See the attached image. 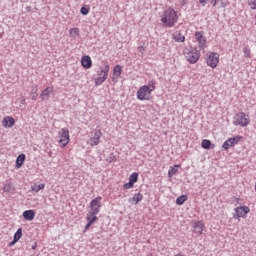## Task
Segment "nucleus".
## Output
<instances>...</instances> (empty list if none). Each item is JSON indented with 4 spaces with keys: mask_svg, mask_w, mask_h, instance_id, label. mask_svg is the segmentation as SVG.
<instances>
[{
    "mask_svg": "<svg viewBox=\"0 0 256 256\" xmlns=\"http://www.w3.org/2000/svg\"><path fill=\"white\" fill-rule=\"evenodd\" d=\"M178 20L179 16H177V11L171 7L164 10L163 14L161 15L163 27H175Z\"/></svg>",
    "mask_w": 256,
    "mask_h": 256,
    "instance_id": "f257e3e1",
    "label": "nucleus"
},
{
    "mask_svg": "<svg viewBox=\"0 0 256 256\" xmlns=\"http://www.w3.org/2000/svg\"><path fill=\"white\" fill-rule=\"evenodd\" d=\"M155 91V82H152L149 85L141 86L137 92L136 97L138 101H151L153 98V92Z\"/></svg>",
    "mask_w": 256,
    "mask_h": 256,
    "instance_id": "f03ea898",
    "label": "nucleus"
},
{
    "mask_svg": "<svg viewBox=\"0 0 256 256\" xmlns=\"http://www.w3.org/2000/svg\"><path fill=\"white\" fill-rule=\"evenodd\" d=\"M183 53L186 61H188L190 65H195V63H197L201 58V53H199L195 48H186Z\"/></svg>",
    "mask_w": 256,
    "mask_h": 256,
    "instance_id": "7ed1b4c3",
    "label": "nucleus"
},
{
    "mask_svg": "<svg viewBox=\"0 0 256 256\" xmlns=\"http://www.w3.org/2000/svg\"><path fill=\"white\" fill-rule=\"evenodd\" d=\"M109 64H105L104 67H100V70L97 71V78H95V86L103 85L109 77Z\"/></svg>",
    "mask_w": 256,
    "mask_h": 256,
    "instance_id": "20e7f679",
    "label": "nucleus"
},
{
    "mask_svg": "<svg viewBox=\"0 0 256 256\" xmlns=\"http://www.w3.org/2000/svg\"><path fill=\"white\" fill-rule=\"evenodd\" d=\"M249 123H251V119L249 118L248 114H245V112L237 113L234 116L233 125L247 127Z\"/></svg>",
    "mask_w": 256,
    "mask_h": 256,
    "instance_id": "39448f33",
    "label": "nucleus"
},
{
    "mask_svg": "<svg viewBox=\"0 0 256 256\" xmlns=\"http://www.w3.org/2000/svg\"><path fill=\"white\" fill-rule=\"evenodd\" d=\"M58 137L59 140L58 142L60 143V145L64 148L67 147V145H69L70 141H71V137L69 136V129L67 128H62L59 132H58Z\"/></svg>",
    "mask_w": 256,
    "mask_h": 256,
    "instance_id": "423d86ee",
    "label": "nucleus"
},
{
    "mask_svg": "<svg viewBox=\"0 0 256 256\" xmlns=\"http://www.w3.org/2000/svg\"><path fill=\"white\" fill-rule=\"evenodd\" d=\"M101 137H103L101 130H95L92 137L87 141V144L90 145V147H97V145L101 143Z\"/></svg>",
    "mask_w": 256,
    "mask_h": 256,
    "instance_id": "0eeeda50",
    "label": "nucleus"
},
{
    "mask_svg": "<svg viewBox=\"0 0 256 256\" xmlns=\"http://www.w3.org/2000/svg\"><path fill=\"white\" fill-rule=\"evenodd\" d=\"M243 140V136L236 135L232 138H228L222 145V149L224 151H227V149H230V147H234V145H237L240 141Z\"/></svg>",
    "mask_w": 256,
    "mask_h": 256,
    "instance_id": "6e6552de",
    "label": "nucleus"
},
{
    "mask_svg": "<svg viewBox=\"0 0 256 256\" xmlns=\"http://www.w3.org/2000/svg\"><path fill=\"white\" fill-rule=\"evenodd\" d=\"M101 201H103V197L97 196L90 202V212L99 214V211H101V207H103V204H101Z\"/></svg>",
    "mask_w": 256,
    "mask_h": 256,
    "instance_id": "1a4fd4ad",
    "label": "nucleus"
},
{
    "mask_svg": "<svg viewBox=\"0 0 256 256\" xmlns=\"http://www.w3.org/2000/svg\"><path fill=\"white\" fill-rule=\"evenodd\" d=\"M206 65L211 67V69H215L217 65H219V54L212 52L206 58Z\"/></svg>",
    "mask_w": 256,
    "mask_h": 256,
    "instance_id": "9d476101",
    "label": "nucleus"
},
{
    "mask_svg": "<svg viewBox=\"0 0 256 256\" xmlns=\"http://www.w3.org/2000/svg\"><path fill=\"white\" fill-rule=\"evenodd\" d=\"M237 219H245L248 213L251 212V209L248 206H238L234 209Z\"/></svg>",
    "mask_w": 256,
    "mask_h": 256,
    "instance_id": "9b49d317",
    "label": "nucleus"
},
{
    "mask_svg": "<svg viewBox=\"0 0 256 256\" xmlns=\"http://www.w3.org/2000/svg\"><path fill=\"white\" fill-rule=\"evenodd\" d=\"M81 65L84 69H91L93 67V60H91V56L84 55L81 58Z\"/></svg>",
    "mask_w": 256,
    "mask_h": 256,
    "instance_id": "f8f14e48",
    "label": "nucleus"
},
{
    "mask_svg": "<svg viewBox=\"0 0 256 256\" xmlns=\"http://www.w3.org/2000/svg\"><path fill=\"white\" fill-rule=\"evenodd\" d=\"M194 233L196 235H203V231H205V224L202 221L194 222Z\"/></svg>",
    "mask_w": 256,
    "mask_h": 256,
    "instance_id": "ddd939ff",
    "label": "nucleus"
},
{
    "mask_svg": "<svg viewBox=\"0 0 256 256\" xmlns=\"http://www.w3.org/2000/svg\"><path fill=\"white\" fill-rule=\"evenodd\" d=\"M2 125H3V127H5V129H11V127H13L15 125V118H13L11 116L4 117V119L2 121Z\"/></svg>",
    "mask_w": 256,
    "mask_h": 256,
    "instance_id": "4468645a",
    "label": "nucleus"
},
{
    "mask_svg": "<svg viewBox=\"0 0 256 256\" xmlns=\"http://www.w3.org/2000/svg\"><path fill=\"white\" fill-rule=\"evenodd\" d=\"M121 73H123V66L116 65L113 69L112 81H117L121 77Z\"/></svg>",
    "mask_w": 256,
    "mask_h": 256,
    "instance_id": "2eb2a0df",
    "label": "nucleus"
},
{
    "mask_svg": "<svg viewBox=\"0 0 256 256\" xmlns=\"http://www.w3.org/2000/svg\"><path fill=\"white\" fill-rule=\"evenodd\" d=\"M22 217L26 221H33L35 219V210H26L23 212Z\"/></svg>",
    "mask_w": 256,
    "mask_h": 256,
    "instance_id": "dca6fc26",
    "label": "nucleus"
},
{
    "mask_svg": "<svg viewBox=\"0 0 256 256\" xmlns=\"http://www.w3.org/2000/svg\"><path fill=\"white\" fill-rule=\"evenodd\" d=\"M54 89L53 87H47L46 89H44L42 91V93L40 94V97L42 99V101H45V99H49L51 93H53Z\"/></svg>",
    "mask_w": 256,
    "mask_h": 256,
    "instance_id": "f3484780",
    "label": "nucleus"
},
{
    "mask_svg": "<svg viewBox=\"0 0 256 256\" xmlns=\"http://www.w3.org/2000/svg\"><path fill=\"white\" fill-rule=\"evenodd\" d=\"M99 218L97 217V213L89 211L86 216L87 223H95Z\"/></svg>",
    "mask_w": 256,
    "mask_h": 256,
    "instance_id": "a211bd4d",
    "label": "nucleus"
},
{
    "mask_svg": "<svg viewBox=\"0 0 256 256\" xmlns=\"http://www.w3.org/2000/svg\"><path fill=\"white\" fill-rule=\"evenodd\" d=\"M140 201H143V194L141 193H137L129 199V203H132V205H137Z\"/></svg>",
    "mask_w": 256,
    "mask_h": 256,
    "instance_id": "6ab92c4d",
    "label": "nucleus"
},
{
    "mask_svg": "<svg viewBox=\"0 0 256 256\" xmlns=\"http://www.w3.org/2000/svg\"><path fill=\"white\" fill-rule=\"evenodd\" d=\"M196 41H198L200 47H203L205 45V36H203V32H196L195 33Z\"/></svg>",
    "mask_w": 256,
    "mask_h": 256,
    "instance_id": "aec40b11",
    "label": "nucleus"
},
{
    "mask_svg": "<svg viewBox=\"0 0 256 256\" xmlns=\"http://www.w3.org/2000/svg\"><path fill=\"white\" fill-rule=\"evenodd\" d=\"M173 39L177 43H185V36H183V34L181 32H174L173 33Z\"/></svg>",
    "mask_w": 256,
    "mask_h": 256,
    "instance_id": "412c9836",
    "label": "nucleus"
},
{
    "mask_svg": "<svg viewBox=\"0 0 256 256\" xmlns=\"http://www.w3.org/2000/svg\"><path fill=\"white\" fill-rule=\"evenodd\" d=\"M202 149H215V144L211 143V140L204 139L201 143Z\"/></svg>",
    "mask_w": 256,
    "mask_h": 256,
    "instance_id": "4be33fe9",
    "label": "nucleus"
},
{
    "mask_svg": "<svg viewBox=\"0 0 256 256\" xmlns=\"http://www.w3.org/2000/svg\"><path fill=\"white\" fill-rule=\"evenodd\" d=\"M25 163V154H20L16 159V169H21Z\"/></svg>",
    "mask_w": 256,
    "mask_h": 256,
    "instance_id": "5701e85b",
    "label": "nucleus"
},
{
    "mask_svg": "<svg viewBox=\"0 0 256 256\" xmlns=\"http://www.w3.org/2000/svg\"><path fill=\"white\" fill-rule=\"evenodd\" d=\"M69 35H70V37H72V39H77V37H79V35H80L79 28H77V27L71 28L69 30Z\"/></svg>",
    "mask_w": 256,
    "mask_h": 256,
    "instance_id": "b1692460",
    "label": "nucleus"
},
{
    "mask_svg": "<svg viewBox=\"0 0 256 256\" xmlns=\"http://www.w3.org/2000/svg\"><path fill=\"white\" fill-rule=\"evenodd\" d=\"M45 189V184H34L31 186V191L35 193H39V191H43Z\"/></svg>",
    "mask_w": 256,
    "mask_h": 256,
    "instance_id": "393cba45",
    "label": "nucleus"
},
{
    "mask_svg": "<svg viewBox=\"0 0 256 256\" xmlns=\"http://www.w3.org/2000/svg\"><path fill=\"white\" fill-rule=\"evenodd\" d=\"M179 167H181V165H178V164L174 165V167H171L168 171V177H173V175H177V172H178L177 168Z\"/></svg>",
    "mask_w": 256,
    "mask_h": 256,
    "instance_id": "a878e982",
    "label": "nucleus"
},
{
    "mask_svg": "<svg viewBox=\"0 0 256 256\" xmlns=\"http://www.w3.org/2000/svg\"><path fill=\"white\" fill-rule=\"evenodd\" d=\"M137 181H139V173L134 172L129 176V182L133 183L135 185V183H137Z\"/></svg>",
    "mask_w": 256,
    "mask_h": 256,
    "instance_id": "bb28decb",
    "label": "nucleus"
},
{
    "mask_svg": "<svg viewBox=\"0 0 256 256\" xmlns=\"http://www.w3.org/2000/svg\"><path fill=\"white\" fill-rule=\"evenodd\" d=\"M21 237H23V229L19 228L14 234V243H17Z\"/></svg>",
    "mask_w": 256,
    "mask_h": 256,
    "instance_id": "cd10ccee",
    "label": "nucleus"
},
{
    "mask_svg": "<svg viewBox=\"0 0 256 256\" xmlns=\"http://www.w3.org/2000/svg\"><path fill=\"white\" fill-rule=\"evenodd\" d=\"M187 201V195H181L176 199V204L177 205H183Z\"/></svg>",
    "mask_w": 256,
    "mask_h": 256,
    "instance_id": "c85d7f7f",
    "label": "nucleus"
},
{
    "mask_svg": "<svg viewBox=\"0 0 256 256\" xmlns=\"http://www.w3.org/2000/svg\"><path fill=\"white\" fill-rule=\"evenodd\" d=\"M243 53L247 59H251V49L249 47H244Z\"/></svg>",
    "mask_w": 256,
    "mask_h": 256,
    "instance_id": "c756f323",
    "label": "nucleus"
},
{
    "mask_svg": "<svg viewBox=\"0 0 256 256\" xmlns=\"http://www.w3.org/2000/svg\"><path fill=\"white\" fill-rule=\"evenodd\" d=\"M133 187H135V184L132 182H127L123 185V189H133Z\"/></svg>",
    "mask_w": 256,
    "mask_h": 256,
    "instance_id": "7c9ffc66",
    "label": "nucleus"
},
{
    "mask_svg": "<svg viewBox=\"0 0 256 256\" xmlns=\"http://www.w3.org/2000/svg\"><path fill=\"white\" fill-rule=\"evenodd\" d=\"M248 5L250 9L255 10L256 9V0H248Z\"/></svg>",
    "mask_w": 256,
    "mask_h": 256,
    "instance_id": "2f4dec72",
    "label": "nucleus"
},
{
    "mask_svg": "<svg viewBox=\"0 0 256 256\" xmlns=\"http://www.w3.org/2000/svg\"><path fill=\"white\" fill-rule=\"evenodd\" d=\"M80 13H81V15H89V8L82 7L80 9Z\"/></svg>",
    "mask_w": 256,
    "mask_h": 256,
    "instance_id": "473e14b6",
    "label": "nucleus"
},
{
    "mask_svg": "<svg viewBox=\"0 0 256 256\" xmlns=\"http://www.w3.org/2000/svg\"><path fill=\"white\" fill-rule=\"evenodd\" d=\"M229 0H220L221 2V7H225L226 5H229Z\"/></svg>",
    "mask_w": 256,
    "mask_h": 256,
    "instance_id": "72a5a7b5",
    "label": "nucleus"
},
{
    "mask_svg": "<svg viewBox=\"0 0 256 256\" xmlns=\"http://www.w3.org/2000/svg\"><path fill=\"white\" fill-rule=\"evenodd\" d=\"M199 3L202 7H205V5H207V0H199Z\"/></svg>",
    "mask_w": 256,
    "mask_h": 256,
    "instance_id": "f704fd0d",
    "label": "nucleus"
},
{
    "mask_svg": "<svg viewBox=\"0 0 256 256\" xmlns=\"http://www.w3.org/2000/svg\"><path fill=\"white\" fill-rule=\"evenodd\" d=\"M92 225H93V223L87 222V224L85 226V231H88L89 227H91Z\"/></svg>",
    "mask_w": 256,
    "mask_h": 256,
    "instance_id": "c9c22d12",
    "label": "nucleus"
},
{
    "mask_svg": "<svg viewBox=\"0 0 256 256\" xmlns=\"http://www.w3.org/2000/svg\"><path fill=\"white\" fill-rule=\"evenodd\" d=\"M217 1L218 0H210V3L213 5V7H217Z\"/></svg>",
    "mask_w": 256,
    "mask_h": 256,
    "instance_id": "e433bc0d",
    "label": "nucleus"
},
{
    "mask_svg": "<svg viewBox=\"0 0 256 256\" xmlns=\"http://www.w3.org/2000/svg\"><path fill=\"white\" fill-rule=\"evenodd\" d=\"M138 51L140 53H144L145 52V48L143 46H140V47H138Z\"/></svg>",
    "mask_w": 256,
    "mask_h": 256,
    "instance_id": "4c0bfd02",
    "label": "nucleus"
},
{
    "mask_svg": "<svg viewBox=\"0 0 256 256\" xmlns=\"http://www.w3.org/2000/svg\"><path fill=\"white\" fill-rule=\"evenodd\" d=\"M33 251H35V249H37V242L34 243V245L32 246Z\"/></svg>",
    "mask_w": 256,
    "mask_h": 256,
    "instance_id": "58836bf2",
    "label": "nucleus"
},
{
    "mask_svg": "<svg viewBox=\"0 0 256 256\" xmlns=\"http://www.w3.org/2000/svg\"><path fill=\"white\" fill-rule=\"evenodd\" d=\"M15 243H17V242H15V238H14L13 241L10 242V247L13 246V245H15Z\"/></svg>",
    "mask_w": 256,
    "mask_h": 256,
    "instance_id": "ea45409f",
    "label": "nucleus"
},
{
    "mask_svg": "<svg viewBox=\"0 0 256 256\" xmlns=\"http://www.w3.org/2000/svg\"><path fill=\"white\" fill-rule=\"evenodd\" d=\"M174 256H185V255L179 253V254H176V255H174Z\"/></svg>",
    "mask_w": 256,
    "mask_h": 256,
    "instance_id": "a19ab883",
    "label": "nucleus"
}]
</instances>
